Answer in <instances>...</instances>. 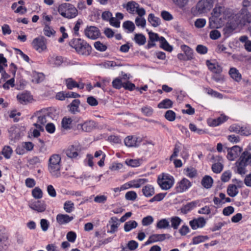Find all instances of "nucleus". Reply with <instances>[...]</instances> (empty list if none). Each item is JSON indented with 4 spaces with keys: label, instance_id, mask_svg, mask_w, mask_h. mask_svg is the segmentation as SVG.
Wrapping results in <instances>:
<instances>
[{
    "label": "nucleus",
    "instance_id": "nucleus-63",
    "mask_svg": "<svg viewBox=\"0 0 251 251\" xmlns=\"http://www.w3.org/2000/svg\"><path fill=\"white\" fill-rule=\"evenodd\" d=\"M241 129V126L237 124H233L229 127V130L230 132H233L240 134Z\"/></svg>",
    "mask_w": 251,
    "mask_h": 251
},
{
    "label": "nucleus",
    "instance_id": "nucleus-56",
    "mask_svg": "<svg viewBox=\"0 0 251 251\" xmlns=\"http://www.w3.org/2000/svg\"><path fill=\"white\" fill-rule=\"evenodd\" d=\"M94 47L95 49L100 51H104L107 49V46L100 41H97L94 43Z\"/></svg>",
    "mask_w": 251,
    "mask_h": 251
},
{
    "label": "nucleus",
    "instance_id": "nucleus-35",
    "mask_svg": "<svg viewBox=\"0 0 251 251\" xmlns=\"http://www.w3.org/2000/svg\"><path fill=\"white\" fill-rule=\"evenodd\" d=\"M239 193L237 186L234 184H229L227 188V193L231 197H235Z\"/></svg>",
    "mask_w": 251,
    "mask_h": 251
},
{
    "label": "nucleus",
    "instance_id": "nucleus-14",
    "mask_svg": "<svg viewBox=\"0 0 251 251\" xmlns=\"http://www.w3.org/2000/svg\"><path fill=\"white\" fill-rule=\"evenodd\" d=\"M241 151L242 149L239 146H233L231 148L228 149L227 158L230 161L234 160L238 156Z\"/></svg>",
    "mask_w": 251,
    "mask_h": 251
},
{
    "label": "nucleus",
    "instance_id": "nucleus-25",
    "mask_svg": "<svg viewBox=\"0 0 251 251\" xmlns=\"http://www.w3.org/2000/svg\"><path fill=\"white\" fill-rule=\"evenodd\" d=\"M238 161L248 165L251 163V152L249 151H244Z\"/></svg>",
    "mask_w": 251,
    "mask_h": 251
},
{
    "label": "nucleus",
    "instance_id": "nucleus-31",
    "mask_svg": "<svg viewBox=\"0 0 251 251\" xmlns=\"http://www.w3.org/2000/svg\"><path fill=\"white\" fill-rule=\"evenodd\" d=\"M8 239L7 234L5 232L4 229H0V250L3 248V246H6L7 240Z\"/></svg>",
    "mask_w": 251,
    "mask_h": 251
},
{
    "label": "nucleus",
    "instance_id": "nucleus-28",
    "mask_svg": "<svg viewBox=\"0 0 251 251\" xmlns=\"http://www.w3.org/2000/svg\"><path fill=\"white\" fill-rule=\"evenodd\" d=\"M160 47L165 50L169 52H171L173 50V47L168 43L164 37L162 36L160 37Z\"/></svg>",
    "mask_w": 251,
    "mask_h": 251
},
{
    "label": "nucleus",
    "instance_id": "nucleus-27",
    "mask_svg": "<svg viewBox=\"0 0 251 251\" xmlns=\"http://www.w3.org/2000/svg\"><path fill=\"white\" fill-rule=\"evenodd\" d=\"M66 10L64 18L72 19L75 18L77 15V10L72 4L71 6H69Z\"/></svg>",
    "mask_w": 251,
    "mask_h": 251
},
{
    "label": "nucleus",
    "instance_id": "nucleus-11",
    "mask_svg": "<svg viewBox=\"0 0 251 251\" xmlns=\"http://www.w3.org/2000/svg\"><path fill=\"white\" fill-rule=\"evenodd\" d=\"M84 33L88 38L93 40L98 38L100 35L99 28L93 26L87 27L85 29Z\"/></svg>",
    "mask_w": 251,
    "mask_h": 251
},
{
    "label": "nucleus",
    "instance_id": "nucleus-17",
    "mask_svg": "<svg viewBox=\"0 0 251 251\" xmlns=\"http://www.w3.org/2000/svg\"><path fill=\"white\" fill-rule=\"evenodd\" d=\"M29 207L38 212H44L46 209V204L44 201H37L31 203Z\"/></svg>",
    "mask_w": 251,
    "mask_h": 251
},
{
    "label": "nucleus",
    "instance_id": "nucleus-1",
    "mask_svg": "<svg viewBox=\"0 0 251 251\" xmlns=\"http://www.w3.org/2000/svg\"><path fill=\"white\" fill-rule=\"evenodd\" d=\"M226 8L224 6L216 5L211 13L212 16L209 18V26L211 28L218 27V23L222 22L226 19Z\"/></svg>",
    "mask_w": 251,
    "mask_h": 251
},
{
    "label": "nucleus",
    "instance_id": "nucleus-60",
    "mask_svg": "<svg viewBox=\"0 0 251 251\" xmlns=\"http://www.w3.org/2000/svg\"><path fill=\"white\" fill-rule=\"evenodd\" d=\"M166 194L159 193L155 195L153 198L149 200L150 202H153L154 201H159L162 200L165 197Z\"/></svg>",
    "mask_w": 251,
    "mask_h": 251
},
{
    "label": "nucleus",
    "instance_id": "nucleus-12",
    "mask_svg": "<svg viewBox=\"0 0 251 251\" xmlns=\"http://www.w3.org/2000/svg\"><path fill=\"white\" fill-rule=\"evenodd\" d=\"M206 223L205 219L202 217L194 218L189 222V225L193 230L203 227Z\"/></svg>",
    "mask_w": 251,
    "mask_h": 251
},
{
    "label": "nucleus",
    "instance_id": "nucleus-50",
    "mask_svg": "<svg viewBox=\"0 0 251 251\" xmlns=\"http://www.w3.org/2000/svg\"><path fill=\"white\" fill-rule=\"evenodd\" d=\"M64 209L67 213L72 212L75 209L74 203L71 201H66L64 204Z\"/></svg>",
    "mask_w": 251,
    "mask_h": 251
},
{
    "label": "nucleus",
    "instance_id": "nucleus-40",
    "mask_svg": "<svg viewBox=\"0 0 251 251\" xmlns=\"http://www.w3.org/2000/svg\"><path fill=\"white\" fill-rule=\"evenodd\" d=\"M171 227L174 229H177L182 221V220L177 216H174L171 218Z\"/></svg>",
    "mask_w": 251,
    "mask_h": 251
},
{
    "label": "nucleus",
    "instance_id": "nucleus-19",
    "mask_svg": "<svg viewBox=\"0 0 251 251\" xmlns=\"http://www.w3.org/2000/svg\"><path fill=\"white\" fill-rule=\"evenodd\" d=\"M72 216H70L67 214H58L56 216V221L60 225H64L69 223L73 220Z\"/></svg>",
    "mask_w": 251,
    "mask_h": 251
},
{
    "label": "nucleus",
    "instance_id": "nucleus-55",
    "mask_svg": "<svg viewBox=\"0 0 251 251\" xmlns=\"http://www.w3.org/2000/svg\"><path fill=\"white\" fill-rule=\"evenodd\" d=\"M126 163L132 167H137L140 165V161L139 159H129L126 161Z\"/></svg>",
    "mask_w": 251,
    "mask_h": 251
},
{
    "label": "nucleus",
    "instance_id": "nucleus-51",
    "mask_svg": "<svg viewBox=\"0 0 251 251\" xmlns=\"http://www.w3.org/2000/svg\"><path fill=\"white\" fill-rule=\"evenodd\" d=\"M72 122V120L71 118L64 117L61 122L62 127L65 129H70Z\"/></svg>",
    "mask_w": 251,
    "mask_h": 251
},
{
    "label": "nucleus",
    "instance_id": "nucleus-23",
    "mask_svg": "<svg viewBox=\"0 0 251 251\" xmlns=\"http://www.w3.org/2000/svg\"><path fill=\"white\" fill-rule=\"evenodd\" d=\"M41 112L39 111L37 113L38 121L36 123L34 124V126L37 128L41 130H43V127L42 125H44L47 122L46 117L45 115H40Z\"/></svg>",
    "mask_w": 251,
    "mask_h": 251
},
{
    "label": "nucleus",
    "instance_id": "nucleus-64",
    "mask_svg": "<svg viewBox=\"0 0 251 251\" xmlns=\"http://www.w3.org/2000/svg\"><path fill=\"white\" fill-rule=\"evenodd\" d=\"M55 31L50 26L46 25L44 28V34L48 37H50L51 35L55 33Z\"/></svg>",
    "mask_w": 251,
    "mask_h": 251
},
{
    "label": "nucleus",
    "instance_id": "nucleus-54",
    "mask_svg": "<svg viewBox=\"0 0 251 251\" xmlns=\"http://www.w3.org/2000/svg\"><path fill=\"white\" fill-rule=\"evenodd\" d=\"M176 116V114L175 112L171 110L167 111L165 114V118L171 122L175 121Z\"/></svg>",
    "mask_w": 251,
    "mask_h": 251
},
{
    "label": "nucleus",
    "instance_id": "nucleus-49",
    "mask_svg": "<svg viewBox=\"0 0 251 251\" xmlns=\"http://www.w3.org/2000/svg\"><path fill=\"white\" fill-rule=\"evenodd\" d=\"M236 165L237 167L238 173L241 175H245L247 172L246 167L247 165L244 164L239 161L236 162Z\"/></svg>",
    "mask_w": 251,
    "mask_h": 251
},
{
    "label": "nucleus",
    "instance_id": "nucleus-20",
    "mask_svg": "<svg viewBox=\"0 0 251 251\" xmlns=\"http://www.w3.org/2000/svg\"><path fill=\"white\" fill-rule=\"evenodd\" d=\"M139 6V4L134 1H129L126 4H123V7L130 14H133Z\"/></svg>",
    "mask_w": 251,
    "mask_h": 251
},
{
    "label": "nucleus",
    "instance_id": "nucleus-47",
    "mask_svg": "<svg viewBox=\"0 0 251 251\" xmlns=\"http://www.w3.org/2000/svg\"><path fill=\"white\" fill-rule=\"evenodd\" d=\"M69 6H71L70 3H63L59 5L58 7V12L63 17L66 15V10L68 9Z\"/></svg>",
    "mask_w": 251,
    "mask_h": 251
},
{
    "label": "nucleus",
    "instance_id": "nucleus-61",
    "mask_svg": "<svg viewBox=\"0 0 251 251\" xmlns=\"http://www.w3.org/2000/svg\"><path fill=\"white\" fill-rule=\"evenodd\" d=\"M137 197V194L134 191H128L125 195V198L127 200L134 201Z\"/></svg>",
    "mask_w": 251,
    "mask_h": 251
},
{
    "label": "nucleus",
    "instance_id": "nucleus-8",
    "mask_svg": "<svg viewBox=\"0 0 251 251\" xmlns=\"http://www.w3.org/2000/svg\"><path fill=\"white\" fill-rule=\"evenodd\" d=\"M171 237V235L169 234H154L149 237L148 240L145 242V245H148L157 242H162L167 238H170Z\"/></svg>",
    "mask_w": 251,
    "mask_h": 251
},
{
    "label": "nucleus",
    "instance_id": "nucleus-34",
    "mask_svg": "<svg viewBox=\"0 0 251 251\" xmlns=\"http://www.w3.org/2000/svg\"><path fill=\"white\" fill-rule=\"evenodd\" d=\"M80 100L78 99L74 100L72 102L68 105L70 107V111L73 113L78 112L79 105L80 104Z\"/></svg>",
    "mask_w": 251,
    "mask_h": 251
},
{
    "label": "nucleus",
    "instance_id": "nucleus-43",
    "mask_svg": "<svg viewBox=\"0 0 251 251\" xmlns=\"http://www.w3.org/2000/svg\"><path fill=\"white\" fill-rule=\"evenodd\" d=\"M209 239V237L206 235H199L195 236L192 239L193 244L196 245L203 242Z\"/></svg>",
    "mask_w": 251,
    "mask_h": 251
},
{
    "label": "nucleus",
    "instance_id": "nucleus-52",
    "mask_svg": "<svg viewBox=\"0 0 251 251\" xmlns=\"http://www.w3.org/2000/svg\"><path fill=\"white\" fill-rule=\"evenodd\" d=\"M112 84L113 88L120 89L123 87L124 82H122L121 78H116L113 80Z\"/></svg>",
    "mask_w": 251,
    "mask_h": 251
},
{
    "label": "nucleus",
    "instance_id": "nucleus-6",
    "mask_svg": "<svg viewBox=\"0 0 251 251\" xmlns=\"http://www.w3.org/2000/svg\"><path fill=\"white\" fill-rule=\"evenodd\" d=\"M33 48L39 52H41L47 49L46 39L43 36L37 37L32 42Z\"/></svg>",
    "mask_w": 251,
    "mask_h": 251
},
{
    "label": "nucleus",
    "instance_id": "nucleus-15",
    "mask_svg": "<svg viewBox=\"0 0 251 251\" xmlns=\"http://www.w3.org/2000/svg\"><path fill=\"white\" fill-rule=\"evenodd\" d=\"M97 126L96 122L93 121H88L82 124H78L77 126L78 129H81L85 132H90L94 129Z\"/></svg>",
    "mask_w": 251,
    "mask_h": 251
},
{
    "label": "nucleus",
    "instance_id": "nucleus-45",
    "mask_svg": "<svg viewBox=\"0 0 251 251\" xmlns=\"http://www.w3.org/2000/svg\"><path fill=\"white\" fill-rule=\"evenodd\" d=\"M123 27L125 29L127 30L129 32H132L135 28L134 23L130 21L124 22Z\"/></svg>",
    "mask_w": 251,
    "mask_h": 251
},
{
    "label": "nucleus",
    "instance_id": "nucleus-21",
    "mask_svg": "<svg viewBox=\"0 0 251 251\" xmlns=\"http://www.w3.org/2000/svg\"><path fill=\"white\" fill-rule=\"evenodd\" d=\"M148 179L147 178H139L131 180L128 182L129 187L139 188L144 184L148 182Z\"/></svg>",
    "mask_w": 251,
    "mask_h": 251
},
{
    "label": "nucleus",
    "instance_id": "nucleus-3",
    "mask_svg": "<svg viewBox=\"0 0 251 251\" xmlns=\"http://www.w3.org/2000/svg\"><path fill=\"white\" fill-rule=\"evenodd\" d=\"M69 45L79 54L88 56L91 52V47L86 41L80 38L72 39L69 42Z\"/></svg>",
    "mask_w": 251,
    "mask_h": 251
},
{
    "label": "nucleus",
    "instance_id": "nucleus-37",
    "mask_svg": "<svg viewBox=\"0 0 251 251\" xmlns=\"http://www.w3.org/2000/svg\"><path fill=\"white\" fill-rule=\"evenodd\" d=\"M138 226V223L135 221H129L124 225V230L126 232H129L132 229L135 228Z\"/></svg>",
    "mask_w": 251,
    "mask_h": 251
},
{
    "label": "nucleus",
    "instance_id": "nucleus-4",
    "mask_svg": "<svg viewBox=\"0 0 251 251\" xmlns=\"http://www.w3.org/2000/svg\"><path fill=\"white\" fill-rule=\"evenodd\" d=\"M213 0H200L197 4L196 9L199 14L210 11L213 6Z\"/></svg>",
    "mask_w": 251,
    "mask_h": 251
},
{
    "label": "nucleus",
    "instance_id": "nucleus-62",
    "mask_svg": "<svg viewBox=\"0 0 251 251\" xmlns=\"http://www.w3.org/2000/svg\"><path fill=\"white\" fill-rule=\"evenodd\" d=\"M153 222V217L151 216H148L142 219V224L144 226H147L151 224Z\"/></svg>",
    "mask_w": 251,
    "mask_h": 251
},
{
    "label": "nucleus",
    "instance_id": "nucleus-32",
    "mask_svg": "<svg viewBox=\"0 0 251 251\" xmlns=\"http://www.w3.org/2000/svg\"><path fill=\"white\" fill-rule=\"evenodd\" d=\"M173 101L169 99H165L158 104L157 107L160 109H168L173 106Z\"/></svg>",
    "mask_w": 251,
    "mask_h": 251
},
{
    "label": "nucleus",
    "instance_id": "nucleus-48",
    "mask_svg": "<svg viewBox=\"0 0 251 251\" xmlns=\"http://www.w3.org/2000/svg\"><path fill=\"white\" fill-rule=\"evenodd\" d=\"M141 111L142 113L146 116L150 117L151 116L153 113V108L148 105H145L143 106L141 108Z\"/></svg>",
    "mask_w": 251,
    "mask_h": 251
},
{
    "label": "nucleus",
    "instance_id": "nucleus-18",
    "mask_svg": "<svg viewBox=\"0 0 251 251\" xmlns=\"http://www.w3.org/2000/svg\"><path fill=\"white\" fill-rule=\"evenodd\" d=\"M48 63L52 67H58L60 66L63 62L62 56H57L56 55H50L48 59Z\"/></svg>",
    "mask_w": 251,
    "mask_h": 251
},
{
    "label": "nucleus",
    "instance_id": "nucleus-59",
    "mask_svg": "<svg viewBox=\"0 0 251 251\" xmlns=\"http://www.w3.org/2000/svg\"><path fill=\"white\" fill-rule=\"evenodd\" d=\"M161 17L165 21H170L173 19V16L168 11L163 10L161 13Z\"/></svg>",
    "mask_w": 251,
    "mask_h": 251
},
{
    "label": "nucleus",
    "instance_id": "nucleus-24",
    "mask_svg": "<svg viewBox=\"0 0 251 251\" xmlns=\"http://www.w3.org/2000/svg\"><path fill=\"white\" fill-rule=\"evenodd\" d=\"M198 203V201H195L187 203L181 207V212L184 214L188 213L189 211L196 207Z\"/></svg>",
    "mask_w": 251,
    "mask_h": 251
},
{
    "label": "nucleus",
    "instance_id": "nucleus-30",
    "mask_svg": "<svg viewBox=\"0 0 251 251\" xmlns=\"http://www.w3.org/2000/svg\"><path fill=\"white\" fill-rule=\"evenodd\" d=\"M148 21L150 23L151 25L153 27H157L161 24L160 19L154 16L153 14L151 13L148 16Z\"/></svg>",
    "mask_w": 251,
    "mask_h": 251
},
{
    "label": "nucleus",
    "instance_id": "nucleus-29",
    "mask_svg": "<svg viewBox=\"0 0 251 251\" xmlns=\"http://www.w3.org/2000/svg\"><path fill=\"white\" fill-rule=\"evenodd\" d=\"M66 155L70 158H75L78 155L77 149L72 146L69 148L65 152Z\"/></svg>",
    "mask_w": 251,
    "mask_h": 251
},
{
    "label": "nucleus",
    "instance_id": "nucleus-13",
    "mask_svg": "<svg viewBox=\"0 0 251 251\" xmlns=\"http://www.w3.org/2000/svg\"><path fill=\"white\" fill-rule=\"evenodd\" d=\"M212 159L214 160L215 162L217 161V162L214 163L212 166L211 168L212 171L216 174L221 173L224 167L222 157L220 156H213Z\"/></svg>",
    "mask_w": 251,
    "mask_h": 251
},
{
    "label": "nucleus",
    "instance_id": "nucleus-2",
    "mask_svg": "<svg viewBox=\"0 0 251 251\" xmlns=\"http://www.w3.org/2000/svg\"><path fill=\"white\" fill-rule=\"evenodd\" d=\"M61 158L60 155L54 154L49 159L48 170L52 176L58 178L61 176Z\"/></svg>",
    "mask_w": 251,
    "mask_h": 251
},
{
    "label": "nucleus",
    "instance_id": "nucleus-26",
    "mask_svg": "<svg viewBox=\"0 0 251 251\" xmlns=\"http://www.w3.org/2000/svg\"><path fill=\"white\" fill-rule=\"evenodd\" d=\"M213 180L209 176H205L202 179L201 184L206 189H209L212 186Z\"/></svg>",
    "mask_w": 251,
    "mask_h": 251
},
{
    "label": "nucleus",
    "instance_id": "nucleus-10",
    "mask_svg": "<svg viewBox=\"0 0 251 251\" xmlns=\"http://www.w3.org/2000/svg\"><path fill=\"white\" fill-rule=\"evenodd\" d=\"M142 138L135 136H128L124 140V143L128 147H136L142 142Z\"/></svg>",
    "mask_w": 251,
    "mask_h": 251
},
{
    "label": "nucleus",
    "instance_id": "nucleus-9",
    "mask_svg": "<svg viewBox=\"0 0 251 251\" xmlns=\"http://www.w3.org/2000/svg\"><path fill=\"white\" fill-rule=\"evenodd\" d=\"M192 185V183L188 179L183 178L177 183L175 189L177 193H182L188 190Z\"/></svg>",
    "mask_w": 251,
    "mask_h": 251
},
{
    "label": "nucleus",
    "instance_id": "nucleus-16",
    "mask_svg": "<svg viewBox=\"0 0 251 251\" xmlns=\"http://www.w3.org/2000/svg\"><path fill=\"white\" fill-rule=\"evenodd\" d=\"M19 102L22 104H26L32 100V96L28 92H23L17 96Z\"/></svg>",
    "mask_w": 251,
    "mask_h": 251
},
{
    "label": "nucleus",
    "instance_id": "nucleus-36",
    "mask_svg": "<svg viewBox=\"0 0 251 251\" xmlns=\"http://www.w3.org/2000/svg\"><path fill=\"white\" fill-rule=\"evenodd\" d=\"M64 82L67 88L69 90H72L76 87L77 82L72 77L65 79Z\"/></svg>",
    "mask_w": 251,
    "mask_h": 251
},
{
    "label": "nucleus",
    "instance_id": "nucleus-38",
    "mask_svg": "<svg viewBox=\"0 0 251 251\" xmlns=\"http://www.w3.org/2000/svg\"><path fill=\"white\" fill-rule=\"evenodd\" d=\"M229 74L236 81H239L241 79V75L239 73L238 70L235 68H232L229 70Z\"/></svg>",
    "mask_w": 251,
    "mask_h": 251
},
{
    "label": "nucleus",
    "instance_id": "nucleus-53",
    "mask_svg": "<svg viewBox=\"0 0 251 251\" xmlns=\"http://www.w3.org/2000/svg\"><path fill=\"white\" fill-rule=\"evenodd\" d=\"M32 195L35 199H39L43 197V192L40 188L39 187H35L32 190Z\"/></svg>",
    "mask_w": 251,
    "mask_h": 251
},
{
    "label": "nucleus",
    "instance_id": "nucleus-5",
    "mask_svg": "<svg viewBox=\"0 0 251 251\" xmlns=\"http://www.w3.org/2000/svg\"><path fill=\"white\" fill-rule=\"evenodd\" d=\"M158 183L163 190L170 189L174 183V178L171 176L164 175L161 179L158 178Z\"/></svg>",
    "mask_w": 251,
    "mask_h": 251
},
{
    "label": "nucleus",
    "instance_id": "nucleus-22",
    "mask_svg": "<svg viewBox=\"0 0 251 251\" xmlns=\"http://www.w3.org/2000/svg\"><path fill=\"white\" fill-rule=\"evenodd\" d=\"M143 195L147 198L152 196L155 193L154 187L151 184H147L142 189Z\"/></svg>",
    "mask_w": 251,
    "mask_h": 251
},
{
    "label": "nucleus",
    "instance_id": "nucleus-41",
    "mask_svg": "<svg viewBox=\"0 0 251 251\" xmlns=\"http://www.w3.org/2000/svg\"><path fill=\"white\" fill-rule=\"evenodd\" d=\"M185 175L188 177L193 178L197 176V171L194 168H187L184 170Z\"/></svg>",
    "mask_w": 251,
    "mask_h": 251
},
{
    "label": "nucleus",
    "instance_id": "nucleus-58",
    "mask_svg": "<svg viewBox=\"0 0 251 251\" xmlns=\"http://www.w3.org/2000/svg\"><path fill=\"white\" fill-rule=\"evenodd\" d=\"M196 50L199 54H205L208 51V48L202 45H198L196 48Z\"/></svg>",
    "mask_w": 251,
    "mask_h": 251
},
{
    "label": "nucleus",
    "instance_id": "nucleus-33",
    "mask_svg": "<svg viewBox=\"0 0 251 251\" xmlns=\"http://www.w3.org/2000/svg\"><path fill=\"white\" fill-rule=\"evenodd\" d=\"M156 227L158 229H166L170 227L169 221L167 219H162L156 223Z\"/></svg>",
    "mask_w": 251,
    "mask_h": 251
},
{
    "label": "nucleus",
    "instance_id": "nucleus-7",
    "mask_svg": "<svg viewBox=\"0 0 251 251\" xmlns=\"http://www.w3.org/2000/svg\"><path fill=\"white\" fill-rule=\"evenodd\" d=\"M250 13L248 9L243 7L236 15V18H238L236 21L237 25H245L246 23H250L249 15Z\"/></svg>",
    "mask_w": 251,
    "mask_h": 251
},
{
    "label": "nucleus",
    "instance_id": "nucleus-57",
    "mask_svg": "<svg viewBox=\"0 0 251 251\" xmlns=\"http://www.w3.org/2000/svg\"><path fill=\"white\" fill-rule=\"evenodd\" d=\"M135 22L137 26L144 28L146 26V21L144 18L137 17L135 19Z\"/></svg>",
    "mask_w": 251,
    "mask_h": 251
},
{
    "label": "nucleus",
    "instance_id": "nucleus-42",
    "mask_svg": "<svg viewBox=\"0 0 251 251\" xmlns=\"http://www.w3.org/2000/svg\"><path fill=\"white\" fill-rule=\"evenodd\" d=\"M182 49L184 51L187 60H190L193 58V50L192 49L186 45H184L182 47Z\"/></svg>",
    "mask_w": 251,
    "mask_h": 251
},
{
    "label": "nucleus",
    "instance_id": "nucleus-46",
    "mask_svg": "<svg viewBox=\"0 0 251 251\" xmlns=\"http://www.w3.org/2000/svg\"><path fill=\"white\" fill-rule=\"evenodd\" d=\"M13 151L10 147L4 146L0 153L2 154L6 159H9L11 157Z\"/></svg>",
    "mask_w": 251,
    "mask_h": 251
},
{
    "label": "nucleus",
    "instance_id": "nucleus-39",
    "mask_svg": "<svg viewBox=\"0 0 251 251\" xmlns=\"http://www.w3.org/2000/svg\"><path fill=\"white\" fill-rule=\"evenodd\" d=\"M134 40L139 46L143 45L146 42V37L142 34H135Z\"/></svg>",
    "mask_w": 251,
    "mask_h": 251
},
{
    "label": "nucleus",
    "instance_id": "nucleus-44",
    "mask_svg": "<svg viewBox=\"0 0 251 251\" xmlns=\"http://www.w3.org/2000/svg\"><path fill=\"white\" fill-rule=\"evenodd\" d=\"M118 220V218L115 217H113L111 218L110 221L112 222V224L110 226V230L108 231L109 232L113 233L117 230L119 225L117 223Z\"/></svg>",
    "mask_w": 251,
    "mask_h": 251
}]
</instances>
